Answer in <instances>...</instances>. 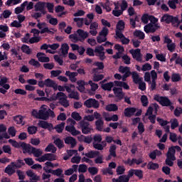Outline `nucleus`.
Wrapping results in <instances>:
<instances>
[{"mask_svg":"<svg viewBox=\"0 0 182 182\" xmlns=\"http://www.w3.org/2000/svg\"><path fill=\"white\" fill-rule=\"evenodd\" d=\"M80 129H81L82 134H89L92 132V128H90V123L82 120L79 122Z\"/></svg>","mask_w":182,"mask_h":182,"instance_id":"10","label":"nucleus"},{"mask_svg":"<svg viewBox=\"0 0 182 182\" xmlns=\"http://www.w3.org/2000/svg\"><path fill=\"white\" fill-rule=\"evenodd\" d=\"M77 139L79 141H83L84 143H87V144H90L93 141V137L92 136L80 135Z\"/></svg>","mask_w":182,"mask_h":182,"instance_id":"18","label":"nucleus"},{"mask_svg":"<svg viewBox=\"0 0 182 182\" xmlns=\"http://www.w3.org/2000/svg\"><path fill=\"white\" fill-rule=\"evenodd\" d=\"M114 86V83L113 82H107L105 84H102L101 85L102 89L103 90H107L108 92L112 91V88Z\"/></svg>","mask_w":182,"mask_h":182,"instance_id":"25","label":"nucleus"},{"mask_svg":"<svg viewBox=\"0 0 182 182\" xmlns=\"http://www.w3.org/2000/svg\"><path fill=\"white\" fill-rule=\"evenodd\" d=\"M154 99L156 102H159V105L166 107H168L169 106H171V105H173V102H171L170 99H168V97H167L155 95Z\"/></svg>","mask_w":182,"mask_h":182,"instance_id":"7","label":"nucleus"},{"mask_svg":"<svg viewBox=\"0 0 182 182\" xmlns=\"http://www.w3.org/2000/svg\"><path fill=\"white\" fill-rule=\"evenodd\" d=\"M141 70L143 72H147V70H151V65L149 63L142 65Z\"/></svg>","mask_w":182,"mask_h":182,"instance_id":"62","label":"nucleus"},{"mask_svg":"<svg viewBox=\"0 0 182 182\" xmlns=\"http://www.w3.org/2000/svg\"><path fill=\"white\" fill-rule=\"evenodd\" d=\"M38 126H39V127H41L42 129H48L49 132H50L53 129V124L45 120H39Z\"/></svg>","mask_w":182,"mask_h":182,"instance_id":"14","label":"nucleus"},{"mask_svg":"<svg viewBox=\"0 0 182 182\" xmlns=\"http://www.w3.org/2000/svg\"><path fill=\"white\" fill-rule=\"evenodd\" d=\"M60 50L63 58H66L69 53V45H68L66 43H63L61 45Z\"/></svg>","mask_w":182,"mask_h":182,"instance_id":"24","label":"nucleus"},{"mask_svg":"<svg viewBox=\"0 0 182 182\" xmlns=\"http://www.w3.org/2000/svg\"><path fill=\"white\" fill-rule=\"evenodd\" d=\"M46 6L50 14H53V8H55L53 3L46 2Z\"/></svg>","mask_w":182,"mask_h":182,"instance_id":"52","label":"nucleus"},{"mask_svg":"<svg viewBox=\"0 0 182 182\" xmlns=\"http://www.w3.org/2000/svg\"><path fill=\"white\" fill-rule=\"evenodd\" d=\"M65 122H61L59 124H57L54 129L56 130L57 133H63V129H65Z\"/></svg>","mask_w":182,"mask_h":182,"instance_id":"40","label":"nucleus"},{"mask_svg":"<svg viewBox=\"0 0 182 182\" xmlns=\"http://www.w3.org/2000/svg\"><path fill=\"white\" fill-rule=\"evenodd\" d=\"M88 84L91 86V90L92 92H96V90L99 89V85L97 83L93 82L92 80H89Z\"/></svg>","mask_w":182,"mask_h":182,"instance_id":"54","label":"nucleus"},{"mask_svg":"<svg viewBox=\"0 0 182 182\" xmlns=\"http://www.w3.org/2000/svg\"><path fill=\"white\" fill-rule=\"evenodd\" d=\"M2 149L4 153H6L7 154H12V149L9 145H4Z\"/></svg>","mask_w":182,"mask_h":182,"instance_id":"57","label":"nucleus"},{"mask_svg":"<svg viewBox=\"0 0 182 182\" xmlns=\"http://www.w3.org/2000/svg\"><path fill=\"white\" fill-rule=\"evenodd\" d=\"M46 87H53L54 90H58V84L53 81V80H50V78H48L46 80Z\"/></svg>","mask_w":182,"mask_h":182,"instance_id":"21","label":"nucleus"},{"mask_svg":"<svg viewBox=\"0 0 182 182\" xmlns=\"http://www.w3.org/2000/svg\"><path fill=\"white\" fill-rule=\"evenodd\" d=\"M34 100L38 102H47L48 103H50V102H53V95L50 98L46 97H35Z\"/></svg>","mask_w":182,"mask_h":182,"instance_id":"26","label":"nucleus"},{"mask_svg":"<svg viewBox=\"0 0 182 182\" xmlns=\"http://www.w3.org/2000/svg\"><path fill=\"white\" fill-rule=\"evenodd\" d=\"M73 21L76 22L77 28H82L83 24L85 23V18H74Z\"/></svg>","mask_w":182,"mask_h":182,"instance_id":"34","label":"nucleus"},{"mask_svg":"<svg viewBox=\"0 0 182 182\" xmlns=\"http://www.w3.org/2000/svg\"><path fill=\"white\" fill-rule=\"evenodd\" d=\"M77 85L78 87H77V90H79V92H85V85H86V82H85L83 80H80L77 82Z\"/></svg>","mask_w":182,"mask_h":182,"instance_id":"32","label":"nucleus"},{"mask_svg":"<svg viewBox=\"0 0 182 182\" xmlns=\"http://www.w3.org/2000/svg\"><path fill=\"white\" fill-rule=\"evenodd\" d=\"M95 164H103V155H98L94 160Z\"/></svg>","mask_w":182,"mask_h":182,"instance_id":"59","label":"nucleus"},{"mask_svg":"<svg viewBox=\"0 0 182 182\" xmlns=\"http://www.w3.org/2000/svg\"><path fill=\"white\" fill-rule=\"evenodd\" d=\"M117 149V146L114 144H112L109 146V156H108L109 159H110V156L111 157H117V155L116 154V149Z\"/></svg>","mask_w":182,"mask_h":182,"instance_id":"29","label":"nucleus"},{"mask_svg":"<svg viewBox=\"0 0 182 182\" xmlns=\"http://www.w3.org/2000/svg\"><path fill=\"white\" fill-rule=\"evenodd\" d=\"M124 171H126V168H124V166H119L116 169V172L118 176H122V174H124Z\"/></svg>","mask_w":182,"mask_h":182,"instance_id":"56","label":"nucleus"},{"mask_svg":"<svg viewBox=\"0 0 182 182\" xmlns=\"http://www.w3.org/2000/svg\"><path fill=\"white\" fill-rule=\"evenodd\" d=\"M181 80V76L177 73H173L171 75V81L173 82H180Z\"/></svg>","mask_w":182,"mask_h":182,"instance_id":"50","label":"nucleus"},{"mask_svg":"<svg viewBox=\"0 0 182 182\" xmlns=\"http://www.w3.org/2000/svg\"><path fill=\"white\" fill-rule=\"evenodd\" d=\"M85 157L87 159H96L97 156H100V151H90L85 154Z\"/></svg>","mask_w":182,"mask_h":182,"instance_id":"23","label":"nucleus"},{"mask_svg":"<svg viewBox=\"0 0 182 182\" xmlns=\"http://www.w3.org/2000/svg\"><path fill=\"white\" fill-rule=\"evenodd\" d=\"M77 33L78 34V36H80V42H83L85 41V39H86L87 38H89V33L82 30V29H78L77 31Z\"/></svg>","mask_w":182,"mask_h":182,"instance_id":"19","label":"nucleus"},{"mask_svg":"<svg viewBox=\"0 0 182 182\" xmlns=\"http://www.w3.org/2000/svg\"><path fill=\"white\" fill-rule=\"evenodd\" d=\"M134 36L141 39V41H143V39L146 38V34H144V33L140 30H135L134 32Z\"/></svg>","mask_w":182,"mask_h":182,"instance_id":"27","label":"nucleus"},{"mask_svg":"<svg viewBox=\"0 0 182 182\" xmlns=\"http://www.w3.org/2000/svg\"><path fill=\"white\" fill-rule=\"evenodd\" d=\"M64 141L65 144H70L71 149H75L77 144L76 139L73 138V136H67L64 139Z\"/></svg>","mask_w":182,"mask_h":182,"instance_id":"16","label":"nucleus"},{"mask_svg":"<svg viewBox=\"0 0 182 182\" xmlns=\"http://www.w3.org/2000/svg\"><path fill=\"white\" fill-rule=\"evenodd\" d=\"M105 122L102 119H97L95 121L96 130L98 132H103V125Z\"/></svg>","mask_w":182,"mask_h":182,"instance_id":"30","label":"nucleus"},{"mask_svg":"<svg viewBox=\"0 0 182 182\" xmlns=\"http://www.w3.org/2000/svg\"><path fill=\"white\" fill-rule=\"evenodd\" d=\"M44 53H38L36 56L39 60V62H41L43 63H48V62H50V58L49 57H44L45 56Z\"/></svg>","mask_w":182,"mask_h":182,"instance_id":"20","label":"nucleus"},{"mask_svg":"<svg viewBox=\"0 0 182 182\" xmlns=\"http://www.w3.org/2000/svg\"><path fill=\"white\" fill-rule=\"evenodd\" d=\"M88 172L91 176H96L99 173V169L95 166L89 167Z\"/></svg>","mask_w":182,"mask_h":182,"instance_id":"49","label":"nucleus"},{"mask_svg":"<svg viewBox=\"0 0 182 182\" xmlns=\"http://www.w3.org/2000/svg\"><path fill=\"white\" fill-rule=\"evenodd\" d=\"M63 173V170L60 168L51 171V174H53V176H56L57 177H63V175H62Z\"/></svg>","mask_w":182,"mask_h":182,"instance_id":"39","label":"nucleus"},{"mask_svg":"<svg viewBox=\"0 0 182 182\" xmlns=\"http://www.w3.org/2000/svg\"><path fill=\"white\" fill-rule=\"evenodd\" d=\"M150 16L151 15L148 14H144L141 18L142 23H144V25H147L149 23V21H150Z\"/></svg>","mask_w":182,"mask_h":182,"instance_id":"45","label":"nucleus"},{"mask_svg":"<svg viewBox=\"0 0 182 182\" xmlns=\"http://www.w3.org/2000/svg\"><path fill=\"white\" fill-rule=\"evenodd\" d=\"M55 116V112L50 109L46 110V108H43L38 111V119L41 120H48L49 117L53 119Z\"/></svg>","mask_w":182,"mask_h":182,"instance_id":"6","label":"nucleus"},{"mask_svg":"<svg viewBox=\"0 0 182 182\" xmlns=\"http://www.w3.org/2000/svg\"><path fill=\"white\" fill-rule=\"evenodd\" d=\"M97 56L100 60H104L106 59V55H105V47L102 46H97L93 50L92 48H87L86 49V55L88 56Z\"/></svg>","mask_w":182,"mask_h":182,"instance_id":"2","label":"nucleus"},{"mask_svg":"<svg viewBox=\"0 0 182 182\" xmlns=\"http://www.w3.org/2000/svg\"><path fill=\"white\" fill-rule=\"evenodd\" d=\"M105 110H107V112H117L119 107H117L116 104H109L106 106Z\"/></svg>","mask_w":182,"mask_h":182,"instance_id":"28","label":"nucleus"},{"mask_svg":"<svg viewBox=\"0 0 182 182\" xmlns=\"http://www.w3.org/2000/svg\"><path fill=\"white\" fill-rule=\"evenodd\" d=\"M127 6H129V4H127V1L126 0H122V4L120 5L121 11L122 12H124L127 9Z\"/></svg>","mask_w":182,"mask_h":182,"instance_id":"61","label":"nucleus"},{"mask_svg":"<svg viewBox=\"0 0 182 182\" xmlns=\"http://www.w3.org/2000/svg\"><path fill=\"white\" fill-rule=\"evenodd\" d=\"M70 99H75V100H79V92L73 91L68 95Z\"/></svg>","mask_w":182,"mask_h":182,"instance_id":"55","label":"nucleus"},{"mask_svg":"<svg viewBox=\"0 0 182 182\" xmlns=\"http://www.w3.org/2000/svg\"><path fill=\"white\" fill-rule=\"evenodd\" d=\"M28 134H36L38 132V127L35 126H30L27 128Z\"/></svg>","mask_w":182,"mask_h":182,"instance_id":"48","label":"nucleus"},{"mask_svg":"<svg viewBox=\"0 0 182 182\" xmlns=\"http://www.w3.org/2000/svg\"><path fill=\"white\" fill-rule=\"evenodd\" d=\"M150 23L145 25L144 26V31L147 34L149 33H156L161 26L159 23V18H156V16L151 15L149 18Z\"/></svg>","mask_w":182,"mask_h":182,"instance_id":"1","label":"nucleus"},{"mask_svg":"<svg viewBox=\"0 0 182 182\" xmlns=\"http://www.w3.org/2000/svg\"><path fill=\"white\" fill-rule=\"evenodd\" d=\"M65 131L70 133L72 136H79V134H81L80 131L77 130L76 127L73 125H67L65 127Z\"/></svg>","mask_w":182,"mask_h":182,"instance_id":"15","label":"nucleus"},{"mask_svg":"<svg viewBox=\"0 0 182 182\" xmlns=\"http://www.w3.org/2000/svg\"><path fill=\"white\" fill-rule=\"evenodd\" d=\"M44 156L46 158V161H54V160H56V155L53 154H45Z\"/></svg>","mask_w":182,"mask_h":182,"instance_id":"42","label":"nucleus"},{"mask_svg":"<svg viewBox=\"0 0 182 182\" xmlns=\"http://www.w3.org/2000/svg\"><path fill=\"white\" fill-rule=\"evenodd\" d=\"M156 122L161 126L162 127H164V126H167L168 124V120H164L163 118L157 117Z\"/></svg>","mask_w":182,"mask_h":182,"instance_id":"51","label":"nucleus"},{"mask_svg":"<svg viewBox=\"0 0 182 182\" xmlns=\"http://www.w3.org/2000/svg\"><path fill=\"white\" fill-rule=\"evenodd\" d=\"M129 53L132 55L134 59H136L137 62H141L143 60V55H141V50L140 48L131 49Z\"/></svg>","mask_w":182,"mask_h":182,"instance_id":"13","label":"nucleus"},{"mask_svg":"<svg viewBox=\"0 0 182 182\" xmlns=\"http://www.w3.org/2000/svg\"><path fill=\"white\" fill-rule=\"evenodd\" d=\"M132 80L135 85H139L138 89H139V90H141V92L146 90V82H143V78L140 77L137 72H132Z\"/></svg>","mask_w":182,"mask_h":182,"instance_id":"5","label":"nucleus"},{"mask_svg":"<svg viewBox=\"0 0 182 182\" xmlns=\"http://www.w3.org/2000/svg\"><path fill=\"white\" fill-rule=\"evenodd\" d=\"M141 102L144 107H147L149 106V98L146 95H141Z\"/></svg>","mask_w":182,"mask_h":182,"instance_id":"46","label":"nucleus"},{"mask_svg":"<svg viewBox=\"0 0 182 182\" xmlns=\"http://www.w3.org/2000/svg\"><path fill=\"white\" fill-rule=\"evenodd\" d=\"M21 49L23 53H26V55H31L32 53V50H31V48L28 45L23 44Z\"/></svg>","mask_w":182,"mask_h":182,"instance_id":"38","label":"nucleus"},{"mask_svg":"<svg viewBox=\"0 0 182 182\" xmlns=\"http://www.w3.org/2000/svg\"><path fill=\"white\" fill-rule=\"evenodd\" d=\"M84 106L87 107V109H90L92 107H93V109H99L100 104L96 99L89 98L84 102Z\"/></svg>","mask_w":182,"mask_h":182,"instance_id":"11","label":"nucleus"},{"mask_svg":"<svg viewBox=\"0 0 182 182\" xmlns=\"http://www.w3.org/2000/svg\"><path fill=\"white\" fill-rule=\"evenodd\" d=\"M105 77V75L103 74H100V75H95L93 76V82H100V80H103Z\"/></svg>","mask_w":182,"mask_h":182,"instance_id":"60","label":"nucleus"},{"mask_svg":"<svg viewBox=\"0 0 182 182\" xmlns=\"http://www.w3.org/2000/svg\"><path fill=\"white\" fill-rule=\"evenodd\" d=\"M135 176L141 180L143 178V171L140 169H135Z\"/></svg>","mask_w":182,"mask_h":182,"instance_id":"64","label":"nucleus"},{"mask_svg":"<svg viewBox=\"0 0 182 182\" xmlns=\"http://www.w3.org/2000/svg\"><path fill=\"white\" fill-rule=\"evenodd\" d=\"M57 150L58 149L53 144H49L45 149V151H51L52 153H56Z\"/></svg>","mask_w":182,"mask_h":182,"instance_id":"41","label":"nucleus"},{"mask_svg":"<svg viewBox=\"0 0 182 182\" xmlns=\"http://www.w3.org/2000/svg\"><path fill=\"white\" fill-rule=\"evenodd\" d=\"M171 15L169 14H164L161 18V22H166V23H171Z\"/></svg>","mask_w":182,"mask_h":182,"instance_id":"43","label":"nucleus"},{"mask_svg":"<svg viewBox=\"0 0 182 182\" xmlns=\"http://www.w3.org/2000/svg\"><path fill=\"white\" fill-rule=\"evenodd\" d=\"M26 153H28V154H33L34 157H41V155L43 154L41 149H36L29 144L27 145L25 154H26Z\"/></svg>","mask_w":182,"mask_h":182,"instance_id":"8","label":"nucleus"},{"mask_svg":"<svg viewBox=\"0 0 182 182\" xmlns=\"http://www.w3.org/2000/svg\"><path fill=\"white\" fill-rule=\"evenodd\" d=\"M65 76H68L69 77V80L73 83H75L76 82L77 79L76 77L77 76V73L76 72H70V71H66L65 72Z\"/></svg>","mask_w":182,"mask_h":182,"instance_id":"22","label":"nucleus"},{"mask_svg":"<svg viewBox=\"0 0 182 182\" xmlns=\"http://www.w3.org/2000/svg\"><path fill=\"white\" fill-rule=\"evenodd\" d=\"M25 166V162L22 159H17L15 162H11L4 168V173L8 176H14L16 173L15 168H22Z\"/></svg>","mask_w":182,"mask_h":182,"instance_id":"3","label":"nucleus"},{"mask_svg":"<svg viewBox=\"0 0 182 182\" xmlns=\"http://www.w3.org/2000/svg\"><path fill=\"white\" fill-rule=\"evenodd\" d=\"M53 102L55 100H58V103L63 106V107H69V100H68V96L63 92H58L56 95L53 94Z\"/></svg>","mask_w":182,"mask_h":182,"instance_id":"4","label":"nucleus"},{"mask_svg":"<svg viewBox=\"0 0 182 182\" xmlns=\"http://www.w3.org/2000/svg\"><path fill=\"white\" fill-rule=\"evenodd\" d=\"M137 111V109L135 107H127L124 111V114L125 117H132L136 112Z\"/></svg>","mask_w":182,"mask_h":182,"instance_id":"17","label":"nucleus"},{"mask_svg":"<svg viewBox=\"0 0 182 182\" xmlns=\"http://www.w3.org/2000/svg\"><path fill=\"white\" fill-rule=\"evenodd\" d=\"M9 143L13 146V147H15V149H22L23 150V154H25V151H26V148L28 147V144L23 141L18 142L16 140L14 139H9Z\"/></svg>","mask_w":182,"mask_h":182,"instance_id":"9","label":"nucleus"},{"mask_svg":"<svg viewBox=\"0 0 182 182\" xmlns=\"http://www.w3.org/2000/svg\"><path fill=\"white\" fill-rule=\"evenodd\" d=\"M166 157L176 158V150L174 149V146H171L168 148L166 153Z\"/></svg>","mask_w":182,"mask_h":182,"instance_id":"31","label":"nucleus"},{"mask_svg":"<svg viewBox=\"0 0 182 182\" xmlns=\"http://www.w3.org/2000/svg\"><path fill=\"white\" fill-rule=\"evenodd\" d=\"M14 120L17 124H22L23 123V117L21 115H17L14 117Z\"/></svg>","mask_w":182,"mask_h":182,"instance_id":"63","label":"nucleus"},{"mask_svg":"<svg viewBox=\"0 0 182 182\" xmlns=\"http://www.w3.org/2000/svg\"><path fill=\"white\" fill-rule=\"evenodd\" d=\"M8 133L11 137H15L16 136V129H15L14 127H10L8 129Z\"/></svg>","mask_w":182,"mask_h":182,"instance_id":"58","label":"nucleus"},{"mask_svg":"<svg viewBox=\"0 0 182 182\" xmlns=\"http://www.w3.org/2000/svg\"><path fill=\"white\" fill-rule=\"evenodd\" d=\"M119 73H132L130 71V67H124L123 65H120L119 68Z\"/></svg>","mask_w":182,"mask_h":182,"instance_id":"44","label":"nucleus"},{"mask_svg":"<svg viewBox=\"0 0 182 182\" xmlns=\"http://www.w3.org/2000/svg\"><path fill=\"white\" fill-rule=\"evenodd\" d=\"M46 8V2L45 1H38L34 6L36 12H41L43 15H46L48 14Z\"/></svg>","mask_w":182,"mask_h":182,"instance_id":"12","label":"nucleus"},{"mask_svg":"<svg viewBox=\"0 0 182 182\" xmlns=\"http://www.w3.org/2000/svg\"><path fill=\"white\" fill-rule=\"evenodd\" d=\"M176 159L173 157L166 156V159L165 160V164L166 166H168L169 167H173L174 166V162L176 161Z\"/></svg>","mask_w":182,"mask_h":182,"instance_id":"35","label":"nucleus"},{"mask_svg":"<svg viewBox=\"0 0 182 182\" xmlns=\"http://www.w3.org/2000/svg\"><path fill=\"white\" fill-rule=\"evenodd\" d=\"M71 117H73L74 120H76V122H80V120H82V117L78 112H72Z\"/></svg>","mask_w":182,"mask_h":182,"instance_id":"53","label":"nucleus"},{"mask_svg":"<svg viewBox=\"0 0 182 182\" xmlns=\"http://www.w3.org/2000/svg\"><path fill=\"white\" fill-rule=\"evenodd\" d=\"M109 35V28L107 27H103L101 31L99 33L100 36H102L103 38H107Z\"/></svg>","mask_w":182,"mask_h":182,"instance_id":"47","label":"nucleus"},{"mask_svg":"<svg viewBox=\"0 0 182 182\" xmlns=\"http://www.w3.org/2000/svg\"><path fill=\"white\" fill-rule=\"evenodd\" d=\"M124 28H126V23L123 20H119L117 23V31H124Z\"/></svg>","mask_w":182,"mask_h":182,"instance_id":"36","label":"nucleus"},{"mask_svg":"<svg viewBox=\"0 0 182 182\" xmlns=\"http://www.w3.org/2000/svg\"><path fill=\"white\" fill-rule=\"evenodd\" d=\"M54 144H55L58 149H63L65 147V144L63 143V140L60 139V138H57L54 140Z\"/></svg>","mask_w":182,"mask_h":182,"instance_id":"33","label":"nucleus"},{"mask_svg":"<svg viewBox=\"0 0 182 182\" xmlns=\"http://www.w3.org/2000/svg\"><path fill=\"white\" fill-rule=\"evenodd\" d=\"M160 166L157 163H154L153 161H150L147 164L148 170H157Z\"/></svg>","mask_w":182,"mask_h":182,"instance_id":"37","label":"nucleus"}]
</instances>
